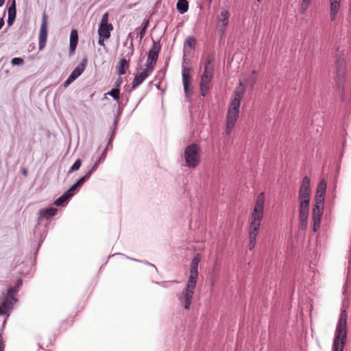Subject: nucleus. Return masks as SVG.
Listing matches in <instances>:
<instances>
[{
	"label": "nucleus",
	"instance_id": "obj_40",
	"mask_svg": "<svg viewBox=\"0 0 351 351\" xmlns=\"http://www.w3.org/2000/svg\"><path fill=\"white\" fill-rule=\"evenodd\" d=\"M4 25V21H3V19H0V29L2 28V27Z\"/></svg>",
	"mask_w": 351,
	"mask_h": 351
},
{
	"label": "nucleus",
	"instance_id": "obj_20",
	"mask_svg": "<svg viewBox=\"0 0 351 351\" xmlns=\"http://www.w3.org/2000/svg\"><path fill=\"white\" fill-rule=\"evenodd\" d=\"M57 212V209L54 208H49L45 209H42L39 212L40 217L39 218L40 219H49V217H51L56 215Z\"/></svg>",
	"mask_w": 351,
	"mask_h": 351
},
{
	"label": "nucleus",
	"instance_id": "obj_10",
	"mask_svg": "<svg viewBox=\"0 0 351 351\" xmlns=\"http://www.w3.org/2000/svg\"><path fill=\"white\" fill-rule=\"evenodd\" d=\"M201 260V256L199 254H195L194 258H193L191 263V269H190V277L189 279L187 285H193L196 284L197 278L198 276V265Z\"/></svg>",
	"mask_w": 351,
	"mask_h": 351
},
{
	"label": "nucleus",
	"instance_id": "obj_19",
	"mask_svg": "<svg viewBox=\"0 0 351 351\" xmlns=\"http://www.w3.org/2000/svg\"><path fill=\"white\" fill-rule=\"evenodd\" d=\"M129 61L125 58H121L117 66V73L120 75L125 74L126 70L129 68Z\"/></svg>",
	"mask_w": 351,
	"mask_h": 351
},
{
	"label": "nucleus",
	"instance_id": "obj_25",
	"mask_svg": "<svg viewBox=\"0 0 351 351\" xmlns=\"http://www.w3.org/2000/svg\"><path fill=\"white\" fill-rule=\"evenodd\" d=\"M326 189V182L324 180H322L319 183L317 190H316V195L325 197Z\"/></svg>",
	"mask_w": 351,
	"mask_h": 351
},
{
	"label": "nucleus",
	"instance_id": "obj_18",
	"mask_svg": "<svg viewBox=\"0 0 351 351\" xmlns=\"http://www.w3.org/2000/svg\"><path fill=\"white\" fill-rule=\"evenodd\" d=\"M78 43V33L75 29H73L70 34V51L71 53L74 52L76 49V47Z\"/></svg>",
	"mask_w": 351,
	"mask_h": 351
},
{
	"label": "nucleus",
	"instance_id": "obj_3",
	"mask_svg": "<svg viewBox=\"0 0 351 351\" xmlns=\"http://www.w3.org/2000/svg\"><path fill=\"white\" fill-rule=\"evenodd\" d=\"M245 86L242 80L239 81V86L236 88L234 97L228 108L226 116V133L230 134L234 128L239 114L241 101L244 96Z\"/></svg>",
	"mask_w": 351,
	"mask_h": 351
},
{
	"label": "nucleus",
	"instance_id": "obj_11",
	"mask_svg": "<svg viewBox=\"0 0 351 351\" xmlns=\"http://www.w3.org/2000/svg\"><path fill=\"white\" fill-rule=\"evenodd\" d=\"M195 287H186L182 293L178 295L180 303L184 305L185 309L188 310L191 304Z\"/></svg>",
	"mask_w": 351,
	"mask_h": 351
},
{
	"label": "nucleus",
	"instance_id": "obj_37",
	"mask_svg": "<svg viewBox=\"0 0 351 351\" xmlns=\"http://www.w3.org/2000/svg\"><path fill=\"white\" fill-rule=\"evenodd\" d=\"M105 39H106V38L99 36V41H98L99 45L101 46H104L105 45V44H104Z\"/></svg>",
	"mask_w": 351,
	"mask_h": 351
},
{
	"label": "nucleus",
	"instance_id": "obj_4",
	"mask_svg": "<svg viewBox=\"0 0 351 351\" xmlns=\"http://www.w3.org/2000/svg\"><path fill=\"white\" fill-rule=\"evenodd\" d=\"M347 338V312L341 308L339 321L335 332L333 351H343Z\"/></svg>",
	"mask_w": 351,
	"mask_h": 351
},
{
	"label": "nucleus",
	"instance_id": "obj_30",
	"mask_svg": "<svg viewBox=\"0 0 351 351\" xmlns=\"http://www.w3.org/2000/svg\"><path fill=\"white\" fill-rule=\"evenodd\" d=\"M195 43H196V40H195V38L189 37L184 43V47H188L189 48H194L195 45Z\"/></svg>",
	"mask_w": 351,
	"mask_h": 351
},
{
	"label": "nucleus",
	"instance_id": "obj_39",
	"mask_svg": "<svg viewBox=\"0 0 351 351\" xmlns=\"http://www.w3.org/2000/svg\"><path fill=\"white\" fill-rule=\"evenodd\" d=\"M122 82V79L121 77L119 78V80L116 82V86L119 87Z\"/></svg>",
	"mask_w": 351,
	"mask_h": 351
},
{
	"label": "nucleus",
	"instance_id": "obj_16",
	"mask_svg": "<svg viewBox=\"0 0 351 351\" xmlns=\"http://www.w3.org/2000/svg\"><path fill=\"white\" fill-rule=\"evenodd\" d=\"M341 0H330V18L332 21L336 19L340 8Z\"/></svg>",
	"mask_w": 351,
	"mask_h": 351
},
{
	"label": "nucleus",
	"instance_id": "obj_23",
	"mask_svg": "<svg viewBox=\"0 0 351 351\" xmlns=\"http://www.w3.org/2000/svg\"><path fill=\"white\" fill-rule=\"evenodd\" d=\"M16 5L15 1H13L12 5L8 8V24L9 26L13 24V22L16 17Z\"/></svg>",
	"mask_w": 351,
	"mask_h": 351
},
{
	"label": "nucleus",
	"instance_id": "obj_43",
	"mask_svg": "<svg viewBox=\"0 0 351 351\" xmlns=\"http://www.w3.org/2000/svg\"><path fill=\"white\" fill-rule=\"evenodd\" d=\"M23 173L25 176H27V170H26L25 169H24L23 170Z\"/></svg>",
	"mask_w": 351,
	"mask_h": 351
},
{
	"label": "nucleus",
	"instance_id": "obj_47",
	"mask_svg": "<svg viewBox=\"0 0 351 351\" xmlns=\"http://www.w3.org/2000/svg\"><path fill=\"white\" fill-rule=\"evenodd\" d=\"M38 348H42V346H40V343H38Z\"/></svg>",
	"mask_w": 351,
	"mask_h": 351
},
{
	"label": "nucleus",
	"instance_id": "obj_14",
	"mask_svg": "<svg viewBox=\"0 0 351 351\" xmlns=\"http://www.w3.org/2000/svg\"><path fill=\"white\" fill-rule=\"evenodd\" d=\"M324 208L313 206L312 210V218L313 222V230L316 232L320 226L321 218L323 214Z\"/></svg>",
	"mask_w": 351,
	"mask_h": 351
},
{
	"label": "nucleus",
	"instance_id": "obj_28",
	"mask_svg": "<svg viewBox=\"0 0 351 351\" xmlns=\"http://www.w3.org/2000/svg\"><path fill=\"white\" fill-rule=\"evenodd\" d=\"M324 199H325V197L318 196V195H315V203H314L313 206H317L319 207L324 208Z\"/></svg>",
	"mask_w": 351,
	"mask_h": 351
},
{
	"label": "nucleus",
	"instance_id": "obj_46",
	"mask_svg": "<svg viewBox=\"0 0 351 351\" xmlns=\"http://www.w3.org/2000/svg\"><path fill=\"white\" fill-rule=\"evenodd\" d=\"M207 1H208V4L210 5V4H211V3H212L213 0H207Z\"/></svg>",
	"mask_w": 351,
	"mask_h": 351
},
{
	"label": "nucleus",
	"instance_id": "obj_21",
	"mask_svg": "<svg viewBox=\"0 0 351 351\" xmlns=\"http://www.w3.org/2000/svg\"><path fill=\"white\" fill-rule=\"evenodd\" d=\"M74 193L69 189L66 191L62 196L58 197L55 202L54 204L57 206H62L64 202H66L70 197H71Z\"/></svg>",
	"mask_w": 351,
	"mask_h": 351
},
{
	"label": "nucleus",
	"instance_id": "obj_33",
	"mask_svg": "<svg viewBox=\"0 0 351 351\" xmlns=\"http://www.w3.org/2000/svg\"><path fill=\"white\" fill-rule=\"evenodd\" d=\"M82 165V161L80 159H77L74 164L72 165V167L70 169V171H75L80 169V166Z\"/></svg>",
	"mask_w": 351,
	"mask_h": 351
},
{
	"label": "nucleus",
	"instance_id": "obj_31",
	"mask_svg": "<svg viewBox=\"0 0 351 351\" xmlns=\"http://www.w3.org/2000/svg\"><path fill=\"white\" fill-rule=\"evenodd\" d=\"M256 80V71H253L252 75L249 77L247 83L251 86L253 87Z\"/></svg>",
	"mask_w": 351,
	"mask_h": 351
},
{
	"label": "nucleus",
	"instance_id": "obj_45",
	"mask_svg": "<svg viewBox=\"0 0 351 351\" xmlns=\"http://www.w3.org/2000/svg\"><path fill=\"white\" fill-rule=\"evenodd\" d=\"M21 284H22V280H19L18 283H17V285H20Z\"/></svg>",
	"mask_w": 351,
	"mask_h": 351
},
{
	"label": "nucleus",
	"instance_id": "obj_2",
	"mask_svg": "<svg viewBox=\"0 0 351 351\" xmlns=\"http://www.w3.org/2000/svg\"><path fill=\"white\" fill-rule=\"evenodd\" d=\"M311 197V182L308 176L304 177L299 190V219L300 228L306 230L308 226L309 204Z\"/></svg>",
	"mask_w": 351,
	"mask_h": 351
},
{
	"label": "nucleus",
	"instance_id": "obj_41",
	"mask_svg": "<svg viewBox=\"0 0 351 351\" xmlns=\"http://www.w3.org/2000/svg\"><path fill=\"white\" fill-rule=\"evenodd\" d=\"M148 26V21H146L143 27V28H145V30L147 29Z\"/></svg>",
	"mask_w": 351,
	"mask_h": 351
},
{
	"label": "nucleus",
	"instance_id": "obj_35",
	"mask_svg": "<svg viewBox=\"0 0 351 351\" xmlns=\"http://www.w3.org/2000/svg\"><path fill=\"white\" fill-rule=\"evenodd\" d=\"M74 80L73 79H71V77L69 76L67 80L64 82V86L65 87L68 86L71 83H72Z\"/></svg>",
	"mask_w": 351,
	"mask_h": 351
},
{
	"label": "nucleus",
	"instance_id": "obj_34",
	"mask_svg": "<svg viewBox=\"0 0 351 351\" xmlns=\"http://www.w3.org/2000/svg\"><path fill=\"white\" fill-rule=\"evenodd\" d=\"M99 160H97L95 165H93V167L90 169V170L88 171V172H90V175L92 174V173L95 171L97 169V167L99 165Z\"/></svg>",
	"mask_w": 351,
	"mask_h": 351
},
{
	"label": "nucleus",
	"instance_id": "obj_12",
	"mask_svg": "<svg viewBox=\"0 0 351 351\" xmlns=\"http://www.w3.org/2000/svg\"><path fill=\"white\" fill-rule=\"evenodd\" d=\"M47 16L45 14H43L42 23L39 33V49L42 50L46 45L47 38Z\"/></svg>",
	"mask_w": 351,
	"mask_h": 351
},
{
	"label": "nucleus",
	"instance_id": "obj_29",
	"mask_svg": "<svg viewBox=\"0 0 351 351\" xmlns=\"http://www.w3.org/2000/svg\"><path fill=\"white\" fill-rule=\"evenodd\" d=\"M108 94L115 100H119L120 97V90L117 88H115L108 92Z\"/></svg>",
	"mask_w": 351,
	"mask_h": 351
},
{
	"label": "nucleus",
	"instance_id": "obj_13",
	"mask_svg": "<svg viewBox=\"0 0 351 351\" xmlns=\"http://www.w3.org/2000/svg\"><path fill=\"white\" fill-rule=\"evenodd\" d=\"M152 72L153 70L147 67L143 69L141 73L136 75L132 83V88L135 89L138 87Z\"/></svg>",
	"mask_w": 351,
	"mask_h": 351
},
{
	"label": "nucleus",
	"instance_id": "obj_15",
	"mask_svg": "<svg viewBox=\"0 0 351 351\" xmlns=\"http://www.w3.org/2000/svg\"><path fill=\"white\" fill-rule=\"evenodd\" d=\"M182 82L184 85V90L186 95L187 97L189 96L191 88H190V82H191V76H190V69L187 67H184L182 69Z\"/></svg>",
	"mask_w": 351,
	"mask_h": 351
},
{
	"label": "nucleus",
	"instance_id": "obj_26",
	"mask_svg": "<svg viewBox=\"0 0 351 351\" xmlns=\"http://www.w3.org/2000/svg\"><path fill=\"white\" fill-rule=\"evenodd\" d=\"M176 6H177L178 10L181 14H183L188 10L189 3L186 0H178Z\"/></svg>",
	"mask_w": 351,
	"mask_h": 351
},
{
	"label": "nucleus",
	"instance_id": "obj_24",
	"mask_svg": "<svg viewBox=\"0 0 351 351\" xmlns=\"http://www.w3.org/2000/svg\"><path fill=\"white\" fill-rule=\"evenodd\" d=\"M90 177V172H88L84 176L80 178L76 183H75L73 185L71 186L69 189L70 191H71L73 193H75V191L80 186H81L86 180L89 179Z\"/></svg>",
	"mask_w": 351,
	"mask_h": 351
},
{
	"label": "nucleus",
	"instance_id": "obj_1",
	"mask_svg": "<svg viewBox=\"0 0 351 351\" xmlns=\"http://www.w3.org/2000/svg\"><path fill=\"white\" fill-rule=\"evenodd\" d=\"M265 205V197L263 192L259 193L254 202V206L249 219V227L247 229L250 251L253 250L256 245V238L259 234L260 228L264 217Z\"/></svg>",
	"mask_w": 351,
	"mask_h": 351
},
{
	"label": "nucleus",
	"instance_id": "obj_36",
	"mask_svg": "<svg viewBox=\"0 0 351 351\" xmlns=\"http://www.w3.org/2000/svg\"><path fill=\"white\" fill-rule=\"evenodd\" d=\"M145 32H146L145 28H142L141 31L140 32V33L138 34L140 40H141L142 38L144 37V36L145 34Z\"/></svg>",
	"mask_w": 351,
	"mask_h": 351
},
{
	"label": "nucleus",
	"instance_id": "obj_5",
	"mask_svg": "<svg viewBox=\"0 0 351 351\" xmlns=\"http://www.w3.org/2000/svg\"><path fill=\"white\" fill-rule=\"evenodd\" d=\"M215 56L209 54L206 56L204 62V72L201 76L199 84L200 91L202 96H205L210 89V84L214 75Z\"/></svg>",
	"mask_w": 351,
	"mask_h": 351
},
{
	"label": "nucleus",
	"instance_id": "obj_32",
	"mask_svg": "<svg viewBox=\"0 0 351 351\" xmlns=\"http://www.w3.org/2000/svg\"><path fill=\"white\" fill-rule=\"evenodd\" d=\"M24 62V60L21 58H14L11 61L13 66H21Z\"/></svg>",
	"mask_w": 351,
	"mask_h": 351
},
{
	"label": "nucleus",
	"instance_id": "obj_22",
	"mask_svg": "<svg viewBox=\"0 0 351 351\" xmlns=\"http://www.w3.org/2000/svg\"><path fill=\"white\" fill-rule=\"evenodd\" d=\"M229 13L226 10L221 12L220 15L218 16L217 21L220 26L226 27L228 23Z\"/></svg>",
	"mask_w": 351,
	"mask_h": 351
},
{
	"label": "nucleus",
	"instance_id": "obj_42",
	"mask_svg": "<svg viewBox=\"0 0 351 351\" xmlns=\"http://www.w3.org/2000/svg\"><path fill=\"white\" fill-rule=\"evenodd\" d=\"M148 26V21H146L143 27V28H145V30L147 29Z\"/></svg>",
	"mask_w": 351,
	"mask_h": 351
},
{
	"label": "nucleus",
	"instance_id": "obj_48",
	"mask_svg": "<svg viewBox=\"0 0 351 351\" xmlns=\"http://www.w3.org/2000/svg\"><path fill=\"white\" fill-rule=\"evenodd\" d=\"M345 292H346V289H344L343 291V293H345Z\"/></svg>",
	"mask_w": 351,
	"mask_h": 351
},
{
	"label": "nucleus",
	"instance_id": "obj_6",
	"mask_svg": "<svg viewBox=\"0 0 351 351\" xmlns=\"http://www.w3.org/2000/svg\"><path fill=\"white\" fill-rule=\"evenodd\" d=\"M186 166L189 168L196 167L200 162V148L196 144L188 145L184 150Z\"/></svg>",
	"mask_w": 351,
	"mask_h": 351
},
{
	"label": "nucleus",
	"instance_id": "obj_9",
	"mask_svg": "<svg viewBox=\"0 0 351 351\" xmlns=\"http://www.w3.org/2000/svg\"><path fill=\"white\" fill-rule=\"evenodd\" d=\"M160 50V46L156 43H154L152 47L149 51L148 57L145 64V67L151 69L154 71L155 65L156 64L158 53Z\"/></svg>",
	"mask_w": 351,
	"mask_h": 351
},
{
	"label": "nucleus",
	"instance_id": "obj_17",
	"mask_svg": "<svg viewBox=\"0 0 351 351\" xmlns=\"http://www.w3.org/2000/svg\"><path fill=\"white\" fill-rule=\"evenodd\" d=\"M87 59L84 58L80 64L73 71V72L69 75L71 79L73 80H76L85 70L86 66L87 65Z\"/></svg>",
	"mask_w": 351,
	"mask_h": 351
},
{
	"label": "nucleus",
	"instance_id": "obj_49",
	"mask_svg": "<svg viewBox=\"0 0 351 351\" xmlns=\"http://www.w3.org/2000/svg\"><path fill=\"white\" fill-rule=\"evenodd\" d=\"M263 0H257L258 2H261Z\"/></svg>",
	"mask_w": 351,
	"mask_h": 351
},
{
	"label": "nucleus",
	"instance_id": "obj_8",
	"mask_svg": "<svg viewBox=\"0 0 351 351\" xmlns=\"http://www.w3.org/2000/svg\"><path fill=\"white\" fill-rule=\"evenodd\" d=\"M113 30V26L111 23H108V13L106 12L101 19L98 34L100 37L109 38L110 37V32Z\"/></svg>",
	"mask_w": 351,
	"mask_h": 351
},
{
	"label": "nucleus",
	"instance_id": "obj_7",
	"mask_svg": "<svg viewBox=\"0 0 351 351\" xmlns=\"http://www.w3.org/2000/svg\"><path fill=\"white\" fill-rule=\"evenodd\" d=\"M19 287H10L7 293L0 298V315L6 314L12 308L13 304L16 302L13 294L18 291Z\"/></svg>",
	"mask_w": 351,
	"mask_h": 351
},
{
	"label": "nucleus",
	"instance_id": "obj_44",
	"mask_svg": "<svg viewBox=\"0 0 351 351\" xmlns=\"http://www.w3.org/2000/svg\"><path fill=\"white\" fill-rule=\"evenodd\" d=\"M5 0H0V7L3 5Z\"/></svg>",
	"mask_w": 351,
	"mask_h": 351
},
{
	"label": "nucleus",
	"instance_id": "obj_38",
	"mask_svg": "<svg viewBox=\"0 0 351 351\" xmlns=\"http://www.w3.org/2000/svg\"><path fill=\"white\" fill-rule=\"evenodd\" d=\"M0 351H3V344L2 342V338H1V335H0Z\"/></svg>",
	"mask_w": 351,
	"mask_h": 351
},
{
	"label": "nucleus",
	"instance_id": "obj_27",
	"mask_svg": "<svg viewBox=\"0 0 351 351\" xmlns=\"http://www.w3.org/2000/svg\"><path fill=\"white\" fill-rule=\"evenodd\" d=\"M311 3V0H302L300 5V12L304 14L306 12L310 4Z\"/></svg>",
	"mask_w": 351,
	"mask_h": 351
}]
</instances>
